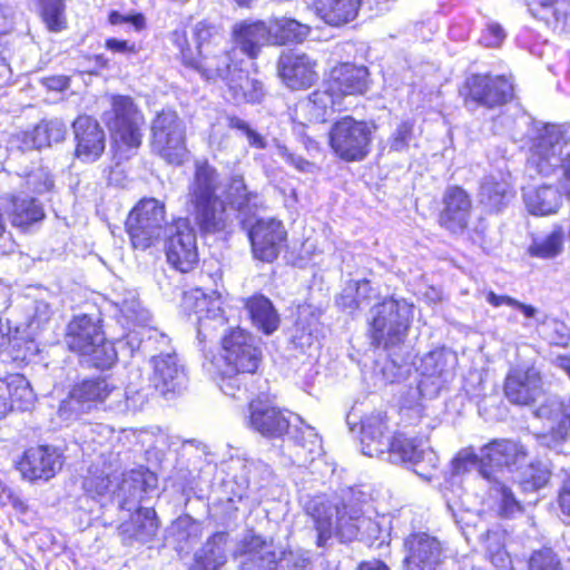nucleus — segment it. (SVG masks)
Instances as JSON below:
<instances>
[{"mask_svg": "<svg viewBox=\"0 0 570 570\" xmlns=\"http://www.w3.org/2000/svg\"><path fill=\"white\" fill-rule=\"evenodd\" d=\"M480 540L484 546L487 557L498 570L512 569L511 558L504 548L505 532L503 530L500 528L488 530L480 535Z\"/></svg>", "mask_w": 570, "mask_h": 570, "instance_id": "09e8293b", "label": "nucleus"}, {"mask_svg": "<svg viewBox=\"0 0 570 570\" xmlns=\"http://www.w3.org/2000/svg\"><path fill=\"white\" fill-rule=\"evenodd\" d=\"M320 334V314L312 311L309 306L299 307L296 333L292 343L302 350L311 348L315 343H318Z\"/></svg>", "mask_w": 570, "mask_h": 570, "instance_id": "49530a36", "label": "nucleus"}, {"mask_svg": "<svg viewBox=\"0 0 570 570\" xmlns=\"http://www.w3.org/2000/svg\"><path fill=\"white\" fill-rule=\"evenodd\" d=\"M248 424L263 436L274 439L283 433L285 417L273 400L257 395L248 403Z\"/></svg>", "mask_w": 570, "mask_h": 570, "instance_id": "7c9ffc66", "label": "nucleus"}, {"mask_svg": "<svg viewBox=\"0 0 570 570\" xmlns=\"http://www.w3.org/2000/svg\"><path fill=\"white\" fill-rule=\"evenodd\" d=\"M505 38V32L502 27L495 22H491L483 31L480 42L485 47H499Z\"/></svg>", "mask_w": 570, "mask_h": 570, "instance_id": "338daca9", "label": "nucleus"}, {"mask_svg": "<svg viewBox=\"0 0 570 570\" xmlns=\"http://www.w3.org/2000/svg\"><path fill=\"white\" fill-rule=\"evenodd\" d=\"M285 26L276 21V28L263 20L240 21L232 29V40L248 59L258 58L262 47L269 45H283Z\"/></svg>", "mask_w": 570, "mask_h": 570, "instance_id": "a211bd4d", "label": "nucleus"}, {"mask_svg": "<svg viewBox=\"0 0 570 570\" xmlns=\"http://www.w3.org/2000/svg\"><path fill=\"white\" fill-rule=\"evenodd\" d=\"M160 522L154 508L138 507L129 518L121 522L118 535L124 546L130 547L135 542L148 543L156 539Z\"/></svg>", "mask_w": 570, "mask_h": 570, "instance_id": "cd10ccee", "label": "nucleus"}, {"mask_svg": "<svg viewBox=\"0 0 570 570\" xmlns=\"http://www.w3.org/2000/svg\"><path fill=\"white\" fill-rule=\"evenodd\" d=\"M535 416L543 422L540 442L548 448L557 446L570 430V399L567 402L549 399L537 409Z\"/></svg>", "mask_w": 570, "mask_h": 570, "instance_id": "b1692460", "label": "nucleus"}, {"mask_svg": "<svg viewBox=\"0 0 570 570\" xmlns=\"http://www.w3.org/2000/svg\"><path fill=\"white\" fill-rule=\"evenodd\" d=\"M245 307L253 324L265 334H271L277 328L279 322L277 313L265 296H250L246 301Z\"/></svg>", "mask_w": 570, "mask_h": 570, "instance_id": "a18cd8bd", "label": "nucleus"}, {"mask_svg": "<svg viewBox=\"0 0 570 570\" xmlns=\"http://www.w3.org/2000/svg\"><path fill=\"white\" fill-rule=\"evenodd\" d=\"M492 490L498 502L499 514L503 518H514L523 512V507L519 500H517L512 490L500 482L494 480Z\"/></svg>", "mask_w": 570, "mask_h": 570, "instance_id": "864d4df0", "label": "nucleus"}, {"mask_svg": "<svg viewBox=\"0 0 570 570\" xmlns=\"http://www.w3.org/2000/svg\"><path fill=\"white\" fill-rule=\"evenodd\" d=\"M263 361V351L253 333L240 327H228L219 338L216 374L223 380L254 375Z\"/></svg>", "mask_w": 570, "mask_h": 570, "instance_id": "39448f33", "label": "nucleus"}, {"mask_svg": "<svg viewBox=\"0 0 570 570\" xmlns=\"http://www.w3.org/2000/svg\"><path fill=\"white\" fill-rule=\"evenodd\" d=\"M35 400L28 379L20 373L0 377V419L14 411L28 410Z\"/></svg>", "mask_w": 570, "mask_h": 570, "instance_id": "2f4dec72", "label": "nucleus"}, {"mask_svg": "<svg viewBox=\"0 0 570 570\" xmlns=\"http://www.w3.org/2000/svg\"><path fill=\"white\" fill-rule=\"evenodd\" d=\"M527 458L524 446L511 440H495L480 450V474L490 482L498 480L495 470H519Z\"/></svg>", "mask_w": 570, "mask_h": 570, "instance_id": "aec40b11", "label": "nucleus"}, {"mask_svg": "<svg viewBox=\"0 0 570 570\" xmlns=\"http://www.w3.org/2000/svg\"><path fill=\"white\" fill-rule=\"evenodd\" d=\"M563 240L564 233L562 227L556 226L549 235L532 242L529 247V254L539 258H553L562 252Z\"/></svg>", "mask_w": 570, "mask_h": 570, "instance_id": "603ef678", "label": "nucleus"}, {"mask_svg": "<svg viewBox=\"0 0 570 570\" xmlns=\"http://www.w3.org/2000/svg\"><path fill=\"white\" fill-rule=\"evenodd\" d=\"M228 542L227 531H216L206 539L199 552L222 568L227 562Z\"/></svg>", "mask_w": 570, "mask_h": 570, "instance_id": "5fc2aeb1", "label": "nucleus"}, {"mask_svg": "<svg viewBox=\"0 0 570 570\" xmlns=\"http://www.w3.org/2000/svg\"><path fill=\"white\" fill-rule=\"evenodd\" d=\"M116 390L111 375L86 376L70 386L61 409L77 414L89 413L105 404Z\"/></svg>", "mask_w": 570, "mask_h": 570, "instance_id": "dca6fc26", "label": "nucleus"}, {"mask_svg": "<svg viewBox=\"0 0 570 570\" xmlns=\"http://www.w3.org/2000/svg\"><path fill=\"white\" fill-rule=\"evenodd\" d=\"M180 308L187 316H195L198 322L216 316V301L202 288L194 287L184 292Z\"/></svg>", "mask_w": 570, "mask_h": 570, "instance_id": "c03bdc74", "label": "nucleus"}, {"mask_svg": "<svg viewBox=\"0 0 570 570\" xmlns=\"http://www.w3.org/2000/svg\"><path fill=\"white\" fill-rule=\"evenodd\" d=\"M233 97L245 104H259L264 98V88L261 81L250 77H239L238 81L230 86Z\"/></svg>", "mask_w": 570, "mask_h": 570, "instance_id": "6e6d98bb", "label": "nucleus"}, {"mask_svg": "<svg viewBox=\"0 0 570 570\" xmlns=\"http://www.w3.org/2000/svg\"><path fill=\"white\" fill-rule=\"evenodd\" d=\"M368 287L367 281L357 282L353 286H348L344 288L336 303L343 309L353 311L360 306V299L355 297V293L360 296L362 289H366Z\"/></svg>", "mask_w": 570, "mask_h": 570, "instance_id": "0e129e2a", "label": "nucleus"}, {"mask_svg": "<svg viewBox=\"0 0 570 570\" xmlns=\"http://www.w3.org/2000/svg\"><path fill=\"white\" fill-rule=\"evenodd\" d=\"M404 548L405 570H441L444 556L438 538L425 532L413 533L405 539Z\"/></svg>", "mask_w": 570, "mask_h": 570, "instance_id": "5701e85b", "label": "nucleus"}, {"mask_svg": "<svg viewBox=\"0 0 570 570\" xmlns=\"http://www.w3.org/2000/svg\"><path fill=\"white\" fill-rule=\"evenodd\" d=\"M361 0H316V14L327 24L340 27L357 16Z\"/></svg>", "mask_w": 570, "mask_h": 570, "instance_id": "a19ab883", "label": "nucleus"}, {"mask_svg": "<svg viewBox=\"0 0 570 570\" xmlns=\"http://www.w3.org/2000/svg\"><path fill=\"white\" fill-rule=\"evenodd\" d=\"M109 130L118 148L138 149L142 142L141 126L145 117L130 96L115 95L110 100Z\"/></svg>", "mask_w": 570, "mask_h": 570, "instance_id": "9b49d317", "label": "nucleus"}, {"mask_svg": "<svg viewBox=\"0 0 570 570\" xmlns=\"http://www.w3.org/2000/svg\"><path fill=\"white\" fill-rule=\"evenodd\" d=\"M443 204L441 225L452 233L462 232L468 225L471 212V200L466 191L458 186L449 187L444 193Z\"/></svg>", "mask_w": 570, "mask_h": 570, "instance_id": "c9c22d12", "label": "nucleus"}, {"mask_svg": "<svg viewBox=\"0 0 570 570\" xmlns=\"http://www.w3.org/2000/svg\"><path fill=\"white\" fill-rule=\"evenodd\" d=\"M37 13L46 29L59 33L68 28L66 3L63 0H35Z\"/></svg>", "mask_w": 570, "mask_h": 570, "instance_id": "8fccbe9b", "label": "nucleus"}, {"mask_svg": "<svg viewBox=\"0 0 570 570\" xmlns=\"http://www.w3.org/2000/svg\"><path fill=\"white\" fill-rule=\"evenodd\" d=\"M523 200L528 212L535 216L556 214L562 204L560 191L550 185L523 188Z\"/></svg>", "mask_w": 570, "mask_h": 570, "instance_id": "58836bf2", "label": "nucleus"}, {"mask_svg": "<svg viewBox=\"0 0 570 570\" xmlns=\"http://www.w3.org/2000/svg\"><path fill=\"white\" fill-rule=\"evenodd\" d=\"M317 79L315 61L305 53L287 55V88L299 90L311 87Z\"/></svg>", "mask_w": 570, "mask_h": 570, "instance_id": "79ce46f5", "label": "nucleus"}, {"mask_svg": "<svg viewBox=\"0 0 570 570\" xmlns=\"http://www.w3.org/2000/svg\"><path fill=\"white\" fill-rule=\"evenodd\" d=\"M105 48L112 53L126 56H135L139 52V48L135 42H129L126 39H118L114 37L105 40Z\"/></svg>", "mask_w": 570, "mask_h": 570, "instance_id": "69168bd1", "label": "nucleus"}, {"mask_svg": "<svg viewBox=\"0 0 570 570\" xmlns=\"http://www.w3.org/2000/svg\"><path fill=\"white\" fill-rule=\"evenodd\" d=\"M507 399L514 404L528 405L542 394V381L533 366L514 367L507 375L504 384Z\"/></svg>", "mask_w": 570, "mask_h": 570, "instance_id": "c756f323", "label": "nucleus"}, {"mask_svg": "<svg viewBox=\"0 0 570 570\" xmlns=\"http://www.w3.org/2000/svg\"><path fill=\"white\" fill-rule=\"evenodd\" d=\"M100 316L81 313L66 324L63 343L70 353L85 358L90 367L105 371L118 361L115 343L107 338Z\"/></svg>", "mask_w": 570, "mask_h": 570, "instance_id": "7ed1b4c3", "label": "nucleus"}, {"mask_svg": "<svg viewBox=\"0 0 570 570\" xmlns=\"http://www.w3.org/2000/svg\"><path fill=\"white\" fill-rule=\"evenodd\" d=\"M386 460L392 463H409L414 472L424 480H431L438 468L439 458L422 440L409 436L403 432H395L386 446Z\"/></svg>", "mask_w": 570, "mask_h": 570, "instance_id": "ddd939ff", "label": "nucleus"}, {"mask_svg": "<svg viewBox=\"0 0 570 570\" xmlns=\"http://www.w3.org/2000/svg\"><path fill=\"white\" fill-rule=\"evenodd\" d=\"M311 28L295 19H287V43L303 42L309 35Z\"/></svg>", "mask_w": 570, "mask_h": 570, "instance_id": "774afa93", "label": "nucleus"}, {"mask_svg": "<svg viewBox=\"0 0 570 570\" xmlns=\"http://www.w3.org/2000/svg\"><path fill=\"white\" fill-rule=\"evenodd\" d=\"M485 301L493 307L509 306L519 311L523 317V327H530L533 324L537 330L542 328L543 336L549 341L550 344L557 346H567L570 341V330L568 325L548 314H541L540 311L530 304L522 303L509 295H499L493 291H489L485 294Z\"/></svg>", "mask_w": 570, "mask_h": 570, "instance_id": "4468645a", "label": "nucleus"}, {"mask_svg": "<svg viewBox=\"0 0 570 570\" xmlns=\"http://www.w3.org/2000/svg\"><path fill=\"white\" fill-rule=\"evenodd\" d=\"M218 27L209 20L198 21L193 28V38L196 47V59L202 60L203 56H218L220 60L228 61L229 51L218 49Z\"/></svg>", "mask_w": 570, "mask_h": 570, "instance_id": "37998d69", "label": "nucleus"}, {"mask_svg": "<svg viewBox=\"0 0 570 570\" xmlns=\"http://www.w3.org/2000/svg\"><path fill=\"white\" fill-rule=\"evenodd\" d=\"M287 450L294 464L306 465L322 452V443L314 428L295 413L287 415Z\"/></svg>", "mask_w": 570, "mask_h": 570, "instance_id": "4be33fe9", "label": "nucleus"}, {"mask_svg": "<svg viewBox=\"0 0 570 570\" xmlns=\"http://www.w3.org/2000/svg\"><path fill=\"white\" fill-rule=\"evenodd\" d=\"M366 88V68L344 63L334 68L323 88L314 91L299 107L309 114L311 120L324 122L332 112L347 109L346 97L362 95Z\"/></svg>", "mask_w": 570, "mask_h": 570, "instance_id": "20e7f679", "label": "nucleus"}, {"mask_svg": "<svg viewBox=\"0 0 570 570\" xmlns=\"http://www.w3.org/2000/svg\"><path fill=\"white\" fill-rule=\"evenodd\" d=\"M73 157L90 164L101 158L106 149V135L99 121L88 115H79L72 121Z\"/></svg>", "mask_w": 570, "mask_h": 570, "instance_id": "412c9836", "label": "nucleus"}, {"mask_svg": "<svg viewBox=\"0 0 570 570\" xmlns=\"http://www.w3.org/2000/svg\"><path fill=\"white\" fill-rule=\"evenodd\" d=\"M35 400L28 379L20 373L0 377V419L14 411L28 410Z\"/></svg>", "mask_w": 570, "mask_h": 570, "instance_id": "473e14b6", "label": "nucleus"}, {"mask_svg": "<svg viewBox=\"0 0 570 570\" xmlns=\"http://www.w3.org/2000/svg\"><path fill=\"white\" fill-rule=\"evenodd\" d=\"M529 570H563L551 549L534 551L529 560Z\"/></svg>", "mask_w": 570, "mask_h": 570, "instance_id": "bf43d9fd", "label": "nucleus"}, {"mask_svg": "<svg viewBox=\"0 0 570 570\" xmlns=\"http://www.w3.org/2000/svg\"><path fill=\"white\" fill-rule=\"evenodd\" d=\"M111 484L110 476L102 471H89L82 481L85 493L91 499L106 495Z\"/></svg>", "mask_w": 570, "mask_h": 570, "instance_id": "4d7b16f0", "label": "nucleus"}, {"mask_svg": "<svg viewBox=\"0 0 570 570\" xmlns=\"http://www.w3.org/2000/svg\"><path fill=\"white\" fill-rule=\"evenodd\" d=\"M149 147L169 166L180 167L188 160L186 125L175 108L165 107L151 119Z\"/></svg>", "mask_w": 570, "mask_h": 570, "instance_id": "0eeeda50", "label": "nucleus"}, {"mask_svg": "<svg viewBox=\"0 0 570 570\" xmlns=\"http://www.w3.org/2000/svg\"><path fill=\"white\" fill-rule=\"evenodd\" d=\"M151 362L154 371L150 381L154 389L163 396L179 392L183 373L176 357L171 354L157 355L153 357Z\"/></svg>", "mask_w": 570, "mask_h": 570, "instance_id": "4c0bfd02", "label": "nucleus"}, {"mask_svg": "<svg viewBox=\"0 0 570 570\" xmlns=\"http://www.w3.org/2000/svg\"><path fill=\"white\" fill-rule=\"evenodd\" d=\"M456 354L445 347L426 353L416 367L420 379L417 390L423 397L433 399L454 377Z\"/></svg>", "mask_w": 570, "mask_h": 570, "instance_id": "2eb2a0df", "label": "nucleus"}, {"mask_svg": "<svg viewBox=\"0 0 570 570\" xmlns=\"http://www.w3.org/2000/svg\"><path fill=\"white\" fill-rule=\"evenodd\" d=\"M414 305L405 299L386 298L371 309V337L376 346L389 348L404 341Z\"/></svg>", "mask_w": 570, "mask_h": 570, "instance_id": "6e6552de", "label": "nucleus"}, {"mask_svg": "<svg viewBox=\"0 0 570 570\" xmlns=\"http://www.w3.org/2000/svg\"><path fill=\"white\" fill-rule=\"evenodd\" d=\"M67 126L59 118H42L32 127L16 135L18 148L21 151L50 148L66 139Z\"/></svg>", "mask_w": 570, "mask_h": 570, "instance_id": "bb28decb", "label": "nucleus"}, {"mask_svg": "<svg viewBox=\"0 0 570 570\" xmlns=\"http://www.w3.org/2000/svg\"><path fill=\"white\" fill-rule=\"evenodd\" d=\"M65 456L49 444L27 446L13 463L20 479L30 484L46 483L62 470Z\"/></svg>", "mask_w": 570, "mask_h": 570, "instance_id": "f8f14e48", "label": "nucleus"}, {"mask_svg": "<svg viewBox=\"0 0 570 570\" xmlns=\"http://www.w3.org/2000/svg\"><path fill=\"white\" fill-rule=\"evenodd\" d=\"M352 497L353 490L347 489L341 497L318 494L304 502L306 513L315 523L318 547L325 546L333 534L342 542L357 539L371 543L380 537L379 523L363 515Z\"/></svg>", "mask_w": 570, "mask_h": 570, "instance_id": "f257e3e1", "label": "nucleus"}, {"mask_svg": "<svg viewBox=\"0 0 570 570\" xmlns=\"http://www.w3.org/2000/svg\"><path fill=\"white\" fill-rule=\"evenodd\" d=\"M174 227L165 244L167 263L179 273H190L199 263L196 234L186 218L175 219Z\"/></svg>", "mask_w": 570, "mask_h": 570, "instance_id": "6ab92c4d", "label": "nucleus"}, {"mask_svg": "<svg viewBox=\"0 0 570 570\" xmlns=\"http://www.w3.org/2000/svg\"><path fill=\"white\" fill-rule=\"evenodd\" d=\"M240 570H278L281 558L271 541L261 535H245L235 552Z\"/></svg>", "mask_w": 570, "mask_h": 570, "instance_id": "a878e982", "label": "nucleus"}, {"mask_svg": "<svg viewBox=\"0 0 570 570\" xmlns=\"http://www.w3.org/2000/svg\"><path fill=\"white\" fill-rule=\"evenodd\" d=\"M166 223L165 206L155 198L139 200L128 213L125 230L136 250L156 246L164 235Z\"/></svg>", "mask_w": 570, "mask_h": 570, "instance_id": "1a4fd4ad", "label": "nucleus"}, {"mask_svg": "<svg viewBox=\"0 0 570 570\" xmlns=\"http://www.w3.org/2000/svg\"><path fill=\"white\" fill-rule=\"evenodd\" d=\"M453 473L464 474L472 470H476L480 473V454L473 453L471 450L465 449L459 452V454L452 461Z\"/></svg>", "mask_w": 570, "mask_h": 570, "instance_id": "680f3d73", "label": "nucleus"}, {"mask_svg": "<svg viewBox=\"0 0 570 570\" xmlns=\"http://www.w3.org/2000/svg\"><path fill=\"white\" fill-rule=\"evenodd\" d=\"M8 216L11 225L14 227L26 229L31 225L41 222L46 216L42 206L33 197L11 195L8 198Z\"/></svg>", "mask_w": 570, "mask_h": 570, "instance_id": "ea45409f", "label": "nucleus"}, {"mask_svg": "<svg viewBox=\"0 0 570 570\" xmlns=\"http://www.w3.org/2000/svg\"><path fill=\"white\" fill-rule=\"evenodd\" d=\"M376 126L372 122L344 116L335 121L328 131V144L334 155L352 163L361 161L371 151Z\"/></svg>", "mask_w": 570, "mask_h": 570, "instance_id": "9d476101", "label": "nucleus"}, {"mask_svg": "<svg viewBox=\"0 0 570 570\" xmlns=\"http://www.w3.org/2000/svg\"><path fill=\"white\" fill-rule=\"evenodd\" d=\"M460 95L466 107L484 106L493 108L512 98L513 87L505 77L472 75L465 79L460 89Z\"/></svg>", "mask_w": 570, "mask_h": 570, "instance_id": "f3484780", "label": "nucleus"}, {"mask_svg": "<svg viewBox=\"0 0 570 570\" xmlns=\"http://www.w3.org/2000/svg\"><path fill=\"white\" fill-rule=\"evenodd\" d=\"M452 511L453 519L458 527L462 530L466 539L472 534L471 529L476 528L481 522V515L471 510H453L452 505H448Z\"/></svg>", "mask_w": 570, "mask_h": 570, "instance_id": "e2e57ef3", "label": "nucleus"}, {"mask_svg": "<svg viewBox=\"0 0 570 570\" xmlns=\"http://www.w3.org/2000/svg\"><path fill=\"white\" fill-rule=\"evenodd\" d=\"M35 400L28 379L20 373L0 377V419L14 411L28 410Z\"/></svg>", "mask_w": 570, "mask_h": 570, "instance_id": "72a5a7b5", "label": "nucleus"}, {"mask_svg": "<svg viewBox=\"0 0 570 570\" xmlns=\"http://www.w3.org/2000/svg\"><path fill=\"white\" fill-rule=\"evenodd\" d=\"M170 39L173 45L179 50L180 62L186 68L197 71L205 80L215 81L229 73V61H223L218 56H203L202 60L196 59L185 29L174 30Z\"/></svg>", "mask_w": 570, "mask_h": 570, "instance_id": "393cba45", "label": "nucleus"}, {"mask_svg": "<svg viewBox=\"0 0 570 570\" xmlns=\"http://www.w3.org/2000/svg\"><path fill=\"white\" fill-rule=\"evenodd\" d=\"M414 137V122L410 120L402 121L391 134L387 146L391 151L402 153L409 149Z\"/></svg>", "mask_w": 570, "mask_h": 570, "instance_id": "13d9d810", "label": "nucleus"}, {"mask_svg": "<svg viewBox=\"0 0 570 570\" xmlns=\"http://www.w3.org/2000/svg\"><path fill=\"white\" fill-rule=\"evenodd\" d=\"M218 178L217 169L207 158L195 161L187 203L193 209L194 222L202 234H215L227 226L226 204L217 194Z\"/></svg>", "mask_w": 570, "mask_h": 570, "instance_id": "f03ea898", "label": "nucleus"}, {"mask_svg": "<svg viewBox=\"0 0 570 570\" xmlns=\"http://www.w3.org/2000/svg\"><path fill=\"white\" fill-rule=\"evenodd\" d=\"M248 237L254 257L271 263L277 258L279 243L284 237L282 222L258 218L248 229Z\"/></svg>", "mask_w": 570, "mask_h": 570, "instance_id": "c85d7f7f", "label": "nucleus"}, {"mask_svg": "<svg viewBox=\"0 0 570 570\" xmlns=\"http://www.w3.org/2000/svg\"><path fill=\"white\" fill-rule=\"evenodd\" d=\"M509 188V183L503 177L487 176L480 186V203L490 212H499L510 198Z\"/></svg>", "mask_w": 570, "mask_h": 570, "instance_id": "de8ad7c7", "label": "nucleus"}, {"mask_svg": "<svg viewBox=\"0 0 570 570\" xmlns=\"http://www.w3.org/2000/svg\"><path fill=\"white\" fill-rule=\"evenodd\" d=\"M391 429L382 412H374L361 421V445L364 455L382 458L386 453Z\"/></svg>", "mask_w": 570, "mask_h": 570, "instance_id": "f704fd0d", "label": "nucleus"}, {"mask_svg": "<svg viewBox=\"0 0 570 570\" xmlns=\"http://www.w3.org/2000/svg\"><path fill=\"white\" fill-rule=\"evenodd\" d=\"M530 13L557 32L570 31V0H527Z\"/></svg>", "mask_w": 570, "mask_h": 570, "instance_id": "e433bc0d", "label": "nucleus"}, {"mask_svg": "<svg viewBox=\"0 0 570 570\" xmlns=\"http://www.w3.org/2000/svg\"><path fill=\"white\" fill-rule=\"evenodd\" d=\"M12 42L10 32L0 30V85L7 82L11 76L10 57Z\"/></svg>", "mask_w": 570, "mask_h": 570, "instance_id": "052dcab7", "label": "nucleus"}, {"mask_svg": "<svg viewBox=\"0 0 570 570\" xmlns=\"http://www.w3.org/2000/svg\"><path fill=\"white\" fill-rule=\"evenodd\" d=\"M518 128H527V132L514 131L512 138L521 142V148L529 149L527 169L540 175H551L561 164L562 135L556 125L533 121L522 116L517 121Z\"/></svg>", "mask_w": 570, "mask_h": 570, "instance_id": "423d86ee", "label": "nucleus"}, {"mask_svg": "<svg viewBox=\"0 0 570 570\" xmlns=\"http://www.w3.org/2000/svg\"><path fill=\"white\" fill-rule=\"evenodd\" d=\"M551 470L548 463L534 461L522 468L517 481L524 492H534L546 487L550 480Z\"/></svg>", "mask_w": 570, "mask_h": 570, "instance_id": "3c124183", "label": "nucleus"}]
</instances>
